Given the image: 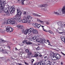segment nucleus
<instances>
[{
	"mask_svg": "<svg viewBox=\"0 0 65 65\" xmlns=\"http://www.w3.org/2000/svg\"><path fill=\"white\" fill-rule=\"evenodd\" d=\"M17 27L18 28V29L19 30V29H22V32L23 33H24L25 34H27L28 31H29V29H26L25 30V28H24V27L23 25H18L17 26Z\"/></svg>",
	"mask_w": 65,
	"mask_h": 65,
	"instance_id": "f257e3e1",
	"label": "nucleus"
},
{
	"mask_svg": "<svg viewBox=\"0 0 65 65\" xmlns=\"http://www.w3.org/2000/svg\"><path fill=\"white\" fill-rule=\"evenodd\" d=\"M54 13L57 15H61L62 13L65 14V6H64L62 7V10H59L57 12H54Z\"/></svg>",
	"mask_w": 65,
	"mask_h": 65,
	"instance_id": "f03ea898",
	"label": "nucleus"
},
{
	"mask_svg": "<svg viewBox=\"0 0 65 65\" xmlns=\"http://www.w3.org/2000/svg\"><path fill=\"white\" fill-rule=\"evenodd\" d=\"M4 4H5V2L4 1H1L0 0V10L3 9Z\"/></svg>",
	"mask_w": 65,
	"mask_h": 65,
	"instance_id": "7ed1b4c3",
	"label": "nucleus"
},
{
	"mask_svg": "<svg viewBox=\"0 0 65 65\" xmlns=\"http://www.w3.org/2000/svg\"><path fill=\"white\" fill-rule=\"evenodd\" d=\"M6 29L7 32H12L13 30V28L10 26H7Z\"/></svg>",
	"mask_w": 65,
	"mask_h": 65,
	"instance_id": "20e7f679",
	"label": "nucleus"
},
{
	"mask_svg": "<svg viewBox=\"0 0 65 65\" xmlns=\"http://www.w3.org/2000/svg\"><path fill=\"white\" fill-rule=\"evenodd\" d=\"M4 7L3 9V10H1L2 11L3 10L4 12H6V14H7V15L8 16L9 15V13L8 12V10H7L8 9V8H4Z\"/></svg>",
	"mask_w": 65,
	"mask_h": 65,
	"instance_id": "39448f33",
	"label": "nucleus"
},
{
	"mask_svg": "<svg viewBox=\"0 0 65 65\" xmlns=\"http://www.w3.org/2000/svg\"><path fill=\"white\" fill-rule=\"evenodd\" d=\"M34 26L36 28H39L41 26L42 28H44V26H43L42 25H41L40 24H38L37 23H36L34 25Z\"/></svg>",
	"mask_w": 65,
	"mask_h": 65,
	"instance_id": "423d86ee",
	"label": "nucleus"
},
{
	"mask_svg": "<svg viewBox=\"0 0 65 65\" xmlns=\"http://www.w3.org/2000/svg\"><path fill=\"white\" fill-rule=\"evenodd\" d=\"M0 52H2L3 54H8V52H7L5 50H3L2 48H0Z\"/></svg>",
	"mask_w": 65,
	"mask_h": 65,
	"instance_id": "0eeeda50",
	"label": "nucleus"
},
{
	"mask_svg": "<svg viewBox=\"0 0 65 65\" xmlns=\"http://www.w3.org/2000/svg\"><path fill=\"white\" fill-rule=\"evenodd\" d=\"M15 11V8L13 7H11L10 8V13H14V11Z\"/></svg>",
	"mask_w": 65,
	"mask_h": 65,
	"instance_id": "6e6552de",
	"label": "nucleus"
},
{
	"mask_svg": "<svg viewBox=\"0 0 65 65\" xmlns=\"http://www.w3.org/2000/svg\"><path fill=\"white\" fill-rule=\"evenodd\" d=\"M17 13L18 16H20L21 14H22V12L20 11V9H17Z\"/></svg>",
	"mask_w": 65,
	"mask_h": 65,
	"instance_id": "1a4fd4ad",
	"label": "nucleus"
},
{
	"mask_svg": "<svg viewBox=\"0 0 65 65\" xmlns=\"http://www.w3.org/2000/svg\"><path fill=\"white\" fill-rule=\"evenodd\" d=\"M57 24L58 25H60L61 26V28H63V25L64 24V22H58Z\"/></svg>",
	"mask_w": 65,
	"mask_h": 65,
	"instance_id": "9d476101",
	"label": "nucleus"
},
{
	"mask_svg": "<svg viewBox=\"0 0 65 65\" xmlns=\"http://www.w3.org/2000/svg\"><path fill=\"white\" fill-rule=\"evenodd\" d=\"M37 40H36V41H37V42H39V43H41V42H42L43 41L44 42L45 41V40L44 39H41V40H40V41H37Z\"/></svg>",
	"mask_w": 65,
	"mask_h": 65,
	"instance_id": "9b49d317",
	"label": "nucleus"
},
{
	"mask_svg": "<svg viewBox=\"0 0 65 65\" xmlns=\"http://www.w3.org/2000/svg\"><path fill=\"white\" fill-rule=\"evenodd\" d=\"M11 24L12 25L15 24V21H14V20H13L12 18H11Z\"/></svg>",
	"mask_w": 65,
	"mask_h": 65,
	"instance_id": "f8f14e48",
	"label": "nucleus"
},
{
	"mask_svg": "<svg viewBox=\"0 0 65 65\" xmlns=\"http://www.w3.org/2000/svg\"><path fill=\"white\" fill-rule=\"evenodd\" d=\"M38 30H37L34 29L32 32V33L34 34H38Z\"/></svg>",
	"mask_w": 65,
	"mask_h": 65,
	"instance_id": "ddd939ff",
	"label": "nucleus"
},
{
	"mask_svg": "<svg viewBox=\"0 0 65 65\" xmlns=\"http://www.w3.org/2000/svg\"><path fill=\"white\" fill-rule=\"evenodd\" d=\"M47 5L46 4H42L41 5H40V7H46Z\"/></svg>",
	"mask_w": 65,
	"mask_h": 65,
	"instance_id": "4468645a",
	"label": "nucleus"
},
{
	"mask_svg": "<svg viewBox=\"0 0 65 65\" xmlns=\"http://www.w3.org/2000/svg\"><path fill=\"white\" fill-rule=\"evenodd\" d=\"M56 58H57V59H60L61 58V56L60 55L57 54L56 55Z\"/></svg>",
	"mask_w": 65,
	"mask_h": 65,
	"instance_id": "2eb2a0df",
	"label": "nucleus"
},
{
	"mask_svg": "<svg viewBox=\"0 0 65 65\" xmlns=\"http://www.w3.org/2000/svg\"><path fill=\"white\" fill-rule=\"evenodd\" d=\"M18 17H19V16H18V14H17L14 17H13V19L14 20H17V19L18 18Z\"/></svg>",
	"mask_w": 65,
	"mask_h": 65,
	"instance_id": "dca6fc26",
	"label": "nucleus"
},
{
	"mask_svg": "<svg viewBox=\"0 0 65 65\" xmlns=\"http://www.w3.org/2000/svg\"><path fill=\"white\" fill-rule=\"evenodd\" d=\"M31 19H32V17L30 16H28L27 17L26 19L27 21H28V20H31Z\"/></svg>",
	"mask_w": 65,
	"mask_h": 65,
	"instance_id": "f3484780",
	"label": "nucleus"
},
{
	"mask_svg": "<svg viewBox=\"0 0 65 65\" xmlns=\"http://www.w3.org/2000/svg\"><path fill=\"white\" fill-rule=\"evenodd\" d=\"M61 38L62 41H63V42H64V43H65V38L64 37H61Z\"/></svg>",
	"mask_w": 65,
	"mask_h": 65,
	"instance_id": "a211bd4d",
	"label": "nucleus"
},
{
	"mask_svg": "<svg viewBox=\"0 0 65 65\" xmlns=\"http://www.w3.org/2000/svg\"><path fill=\"white\" fill-rule=\"evenodd\" d=\"M27 19H23L22 20V23H27Z\"/></svg>",
	"mask_w": 65,
	"mask_h": 65,
	"instance_id": "6ab92c4d",
	"label": "nucleus"
},
{
	"mask_svg": "<svg viewBox=\"0 0 65 65\" xmlns=\"http://www.w3.org/2000/svg\"><path fill=\"white\" fill-rule=\"evenodd\" d=\"M11 23V20L10 19H8L7 21V25L8 24H10Z\"/></svg>",
	"mask_w": 65,
	"mask_h": 65,
	"instance_id": "aec40b11",
	"label": "nucleus"
},
{
	"mask_svg": "<svg viewBox=\"0 0 65 65\" xmlns=\"http://www.w3.org/2000/svg\"><path fill=\"white\" fill-rule=\"evenodd\" d=\"M37 21H38V22H40V23H43V21L41 20H40V19L38 18H37Z\"/></svg>",
	"mask_w": 65,
	"mask_h": 65,
	"instance_id": "412c9836",
	"label": "nucleus"
},
{
	"mask_svg": "<svg viewBox=\"0 0 65 65\" xmlns=\"http://www.w3.org/2000/svg\"><path fill=\"white\" fill-rule=\"evenodd\" d=\"M28 30L29 31H31V32H33V31H34V28L33 27H31L30 28V29H28Z\"/></svg>",
	"mask_w": 65,
	"mask_h": 65,
	"instance_id": "4be33fe9",
	"label": "nucleus"
},
{
	"mask_svg": "<svg viewBox=\"0 0 65 65\" xmlns=\"http://www.w3.org/2000/svg\"><path fill=\"white\" fill-rule=\"evenodd\" d=\"M53 55L54 56H52V57L53 58V59H55V58H56V54L54 53L53 54Z\"/></svg>",
	"mask_w": 65,
	"mask_h": 65,
	"instance_id": "5701e85b",
	"label": "nucleus"
},
{
	"mask_svg": "<svg viewBox=\"0 0 65 65\" xmlns=\"http://www.w3.org/2000/svg\"><path fill=\"white\" fill-rule=\"evenodd\" d=\"M26 44H32V42H25Z\"/></svg>",
	"mask_w": 65,
	"mask_h": 65,
	"instance_id": "b1692460",
	"label": "nucleus"
},
{
	"mask_svg": "<svg viewBox=\"0 0 65 65\" xmlns=\"http://www.w3.org/2000/svg\"><path fill=\"white\" fill-rule=\"evenodd\" d=\"M32 15H35V16H36V17H39L40 16L39 15L35 13H32Z\"/></svg>",
	"mask_w": 65,
	"mask_h": 65,
	"instance_id": "393cba45",
	"label": "nucleus"
},
{
	"mask_svg": "<svg viewBox=\"0 0 65 65\" xmlns=\"http://www.w3.org/2000/svg\"><path fill=\"white\" fill-rule=\"evenodd\" d=\"M27 20V22L26 23H27V24L30 25V24H31V23H30V20Z\"/></svg>",
	"mask_w": 65,
	"mask_h": 65,
	"instance_id": "a878e982",
	"label": "nucleus"
},
{
	"mask_svg": "<svg viewBox=\"0 0 65 65\" xmlns=\"http://www.w3.org/2000/svg\"><path fill=\"white\" fill-rule=\"evenodd\" d=\"M7 23V20H5L3 22V24H5Z\"/></svg>",
	"mask_w": 65,
	"mask_h": 65,
	"instance_id": "bb28decb",
	"label": "nucleus"
},
{
	"mask_svg": "<svg viewBox=\"0 0 65 65\" xmlns=\"http://www.w3.org/2000/svg\"><path fill=\"white\" fill-rule=\"evenodd\" d=\"M18 20L19 22H21L22 21V19L21 18H18Z\"/></svg>",
	"mask_w": 65,
	"mask_h": 65,
	"instance_id": "cd10ccee",
	"label": "nucleus"
},
{
	"mask_svg": "<svg viewBox=\"0 0 65 65\" xmlns=\"http://www.w3.org/2000/svg\"><path fill=\"white\" fill-rule=\"evenodd\" d=\"M31 62L32 63L31 65H33V62L34 61V59H32L31 60Z\"/></svg>",
	"mask_w": 65,
	"mask_h": 65,
	"instance_id": "c85d7f7f",
	"label": "nucleus"
},
{
	"mask_svg": "<svg viewBox=\"0 0 65 65\" xmlns=\"http://www.w3.org/2000/svg\"><path fill=\"white\" fill-rule=\"evenodd\" d=\"M48 32H49L50 34H53V32L51 30H48V31H47Z\"/></svg>",
	"mask_w": 65,
	"mask_h": 65,
	"instance_id": "c756f323",
	"label": "nucleus"
},
{
	"mask_svg": "<svg viewBox=\"0 0 65 65\" xmlns=\"http://www.w3.org/2000/svg\"><path fill=\"white\" fill-rule=\"evenodd\" d=\"M0 33H4V31H3L2 29H0Z\"/></svg>",
	"mask_w": 65,
	"mask_h": 65,
	"instance_id": "7c9ffc66",
	"label": "nucleus"
},
{
	"mask_svg": "<svg viewBox=\"0 0 65 65\" xmlns=\"http://www.w3.org/2000/svg\"><path fill=\"white\" fill-rule=\"evenodd\" d=\"M36 38H37V37H36V36H34V37H32L33 39H34V40L36 39Z\"/></svg>",
	"mask_w": 65,
	"mask_h": 65,
	"instance_id": "2f4dec72",
	"label": "nucleus"
},
{
	"mask_svg": "<svg viewBox=\"0 0 65 65\" xmlns=\"http://www.w3.org/2000/svg\"><path fill=\"white\" fill-rule=\"evenodd\" d=\"M42 9L44 11H45V10H46V8L45 7L44 8H42Z\"/></svg>",
	"mask_w": 65,
	"mask_h": 65,
	"instance_id": "473e14b6",
	"label": "nucleus"
},
{
	"mask_svg": "<svg viewBox=\"0 0 65 65\" xmlns=\"http://www.w3.org/2000/svg\"><path fill=\"white\" fill-rule=\"evenodd\" d=\"M38 54H39V52H35V55H39Z\"/></svg>",
	"mask_w": 65,
	"mask_h": 65,
	"instance_id": "72a5a7b5",
	"label": "nucleus"
},
{
	"mask_svg": "<svg viewBox=\"0 0 65 65\" xmlns=\"http://www.w3.org/2000/svg\"><path fill=\"white\" fill-rule=\"evenodd\" d=\"M24 1H24V0H22V5H24Z\"/></svg>",
	"mask_w": 65,
	"mask_h": 65,
	"instance_id": "f704fd0d",
	"label": "nucleus"
},
{
	"mask_svg": "<svg viewBox=\"0 0 65 65\" xmlns=\"http://www.w3.org/2000/svg\"><path fill=\"white\" fill-rule=\"evenodd\" d=\"M25 52H26V53H29V51L28 49H26L25 50Z\"/></svg>",
	"mask_w": 65,
	"mask_h": 65,
	"instance_id": "c9c22d12",
	"label": "nucleus"
},
{
	"mask_svg": "<svg viewBox=\"0 0 65 65\" xmlns=\"http://www.w3.org/2000/svg\"><path fill=\"white\" fill-rule=\"evenodd\" d=\"M2 42L3 43H4V42H8V41H5V40H3V41Z\"/></svg>",
	"mask_w": 65,
	"mask_h": 65,
	"instance_id": "e433bc0d",
	"label": "nucleus"
},
{
	"mask_svg": "<svg viewBox=\"0 0 65 65\" xmlns=\"http://www.w3.org/2000/svg\"><path fill=\"white\" fill-rule=\"evenodd\" d=\"M50 23H49L47 22H46V24L47 25H50Z\"/></svg>",
	"mask_w": 65,
	"mask_h": 65,
	"instance_id": "4c0bfd02",
	"label": "nucleus"
},
{
	"mask_svg": "<svg viewBox=\"0 0 65 65\" xmlns=\"http://www.w3.org/2000/svg\"><path fill=\"white\" fill-rule=\"evenodd\" d=\"M38 56H39V55H38L35 54V57H37Z\"/></svg>",
	"mask_w": 65,
	"mask_h": 65,
	"instance_id": "58836bf2",
	"label": "nucleus"
},
{
	"mask_svg": "<svg viewBox=\"0 0 65 65\" xmlns=\"http://www.w3.org/2000/svg\"><path fill=\"white\" fill-rule=\"evenodd\" d=\"M24 63L25 65H29V64L28 63H27L26 62H24Z\"/></svg>",
	"mask_w": 65,
	"mask_h": 65,
	"instance_id": "ea45409f",
	"label": "nucleus"
},
{
	"mask_svg": "<svg viewBox=\"0 0 65 65\" xmlns=\"http://www.w3.org/2000/svg\"><path fill=\"white\" fill-rule=\"evenodd\" d=\"M31 54H31V53L30 52H29V53L28 54V55H29V56H30L31 55Z\"/></svg>",
	"mask_w": 65,
	"mask_h": 65,
	"instance_id": "a19ab883",
	"label": "nucleus"
},
{
	"mask_svg": "<svg viewBox=\"0 0 65 65\" xmlns=\"http://www.w3.org/2000/svg\"><path fill=\"white\" fill-rule=\"evenodd\" d=\"M37 50H40V47H39L38 46L37 48Z\"/></svg>",
	"mask_w": 65,
	"mask_h": 65,
	"instance_id": "79ce46f5",
	"label": "nucleus"
},
{
	"mask_svg": "<svg viewBox=\"0 0 65 65\" xmlns=\"http://www.w3.org/2000/svg\"><path fill=\"white\" fill-rule=\"evenodd\" d=\"M3 13L4 14H2V15H3L4 16H5V12H4Z\"/></svg>",
	"mask_w": 65,
	"mask_h": 65,
	"instance_id": "37998d69",
	"label": "nucleus"
},
{
	"mask_svg": "<svg viewBox=\"0 0 65 65\" xmlns=\"http://www.w3.org/2000/svg\"><path fill=\"white\" fill-rule=\"evenodd\" d=\"M43 30L44 31H45V32H48V31H46V30L44 29V28H43Z\"/></svg>",
	"mask_w": 65,
	"mask_h": 65,
	"instance_id": "c03bdc74",
	"label": "nucleus"
},
{
	"mask_svg": "<svg viewBox=\"0 0 65 65\" xmlns=\"http://www.w3.org/2000/svg\"><path fill=\"white\" fill-rule=\"evenodd\" d=\"M28 32L29 34H30V33H31V32H32L31 31H28Z\"/></svg>",
	"mask_w": 65,
	"mask_h": 65,
	"instance_id": "a18cd8bd",
	"label": "nucleus"
},
{
	"mask_svg": "<svg viewBox=\"0 0 65 65\" xmlns=\"http://www.w3.org/2000/svg\"><path fill=\"white\" fill-rule=\"evenodd\" d=\"M23 14L24 15H26V12L23 13Z\"/></svg>",
	"mask_w": 65,
	"mask_h": 65,
	"instance_id": "49530a36",
	"label": "nucleus"
},
{
	"mask_svg": "<svg viewBox=\"0 0 65 65\" xmlns=\"http://www.w3.org/2000/svg\"><path fill=\"white\" fill-rule=\"evenodd\" d=\"M58 33L59 34H63V32H58Z\"/></svg>",
	"mask_w": 65,
	"mask_h": 65,
	"instance_id": "de8ad7c7",
	"label": "nucleus"
},
{
	"mask_svg": "<svg viewBox=\"0 0 65 65\" xmlns=\"http://www.w3.org/2000/svg\"><path fill=\"white\" fill-rule=\"evenodd\" d=\"M47 58V56H45L44 57V59H46V58Z\"/></svg>",
	"mask_w": 65,
	"mask_h": 65,
	"instance_id": "09e8293b",
	"label": "nucleus"
},
{
	"mask_svg": "<svg viewBox=\"0 0 65 65\" xmlns=\"http://www.w3.org/2000/svg\"><path fill=\"white\" fill-rule=\"evenodd\" d=\"M8 48H9V50H10V47H9V46H7Z\"/></svg>",
	"mask_w": 65,
	"mask_h": 65,
	"instance_id": "8fccbe9b",
	"label": "nucleus"
},
{
	"mask_svg": "<svg viewBox=\"0 0 65 65\" xmlns=\"http://www.w3.org/2000/svg\"><path fill=\"white\" fill-rule=\"evenodd\" d=\"M3 39H1V41H2V42H3Z\"/></svg>",
	"mask_w": 65,
	"mask_h": 65,
	"instance_id": "3c124183",
	"label": "nucleus"
},
{
	"mask_svg": "<svg viewBox=\"0 0 65 65\" xmlns=\"http://www.w3.org/2000/svg\"><path fill=\"white\" fill-rule=\"evenodd\" d=\"M18 64L19 65H22V63H18Z\"/></svg>",
	"mask_w": 65,
	"mask_h": 65,
	"instance_id": "603ef678",
	"label": "nucleus"
},
{
	"mask_svg": "<svg viewBox=\"0 0 65 65\" xmlns=\"http://www.w3.org/2000/svg\"><path fill=\"white\" fill-rule=\"evenodd\" d=\"M15 50H16V51H17L18 50V49L16 47L15 48Z\"/></svg>",
	"mask_w": 65,
	"mask_h": 65,
	"instance_id": "864d4df0",
	"label": "nucleus"
},
{
	"mask_svg": "<svg viewBox=\"0 0 65 65\" xmlns=\"http://www.w3.org/2000/svg\"><path fill=\"white\" fill-rule=\"evenodd\" d=\"M26 58H29V56H26Z\"/></svg>",
	"mask_w": 65,
	"mask_h": 65,
	"instance_id": "5fc2aeb1",
	"label": "nucleus"
},
{
	"mask_svg": "<svg viewBox=\"0 0 65 65\" xmlns=\"http://www.w3.org/2000/svg\"><path fill=\"white\" fill-rule=\"evenodd\" d=\"M61 65H63V62H61Z\"/></svg>",
	"mask_w": 65,
	"mask_h": 65,
	"instance_id": "6e6d98bb",
	"label": "nucleus"
},
{
	"mask_svg": "<svg viewBox=\"0 0 65 65\" xmlns=\"http://www.w3.org/2000/svg\"><path fill=\"white\" fill-rule=\"evenodd\" d=\"M39 56L40 57H42V55H39Z\"/></svg>",
	"mask_w": 65,
	"mask_h": 65,
	"instance_id": "4d7b16f0",
	"label": "nucleus"
},
{
	"mask_svg": "<svg viewBox=\"0 0 65 65\" xmlns=\"http://www.w3.org/2000/svg\"><path fill=\"white\" fill-rule=\"evenodd\" d=\"M40 16L39 17H42V15H39Z\"/></svg>",
	"mask_w": 65,
	"mask_h": 65,
	"instance_id": "13d9d810",
	"label": "nucleus"
},
{
	"mask_svg": "<svg viewBox=\"0 0 65 65\" xmlns=\"http://www.w3.org/2000/svg\"><path fill=\"white\" fill-rule=\"evenodd\" d=\"M36 63H34L33 65H36Z\"/></svg>",
	"mask_w": 65,
	"mask_h": 65,
	"instance_id": "bf43d9fd",
	"label": "nucleus"
},
{
	"mask_svg": "<svg viewBox=\"0 0 65 65\" xmlns=\"http://www.w3.org/2000/svg\"><path fill=\"white\" fill-rule=\"evenodd\" d=\"M61 54H63V55L64 54V53H63V52H61Z\"/></svg>",
	"mask_w": 65,
	"mask_h": 65,
	"instance_id": "052dcab7",
	"label": "nucleus"
},
{
	"mask_svg": "<svg viewBox=\"0 0 65 65\" xmlns=\"http://www.w3.org/2000/svg\"><path fill=\"white\" fill-rule=\"evenodd\" d=\"M18 2H19L20 1V0H17Z\"/></svg>",
	"mask_w": 65,
	"mask_h": 65,
	"instance_id": "680f3d73",
	"label": "nucleus"
},
{
	"mask_svg": "<svg viewBox=\"0 0 65 65\" xmlns=\"http://www.w3.org/2000/svg\"><path fill=\"white\" fill-rule=\"evenodd\" d=\"M49 40H47V42H49Z\"/></svg>",
	"mask_w": 65,
	"mask_h": 65,
	"instance_id": "e2e57ef3",
	"label": "nucleus"
},
{
	"mask_svg": "<svg viewBox=\"0 0 65 65\" xmlns=\"http://www.w3.org/2000/svg\"><path fill=\"white\" fill-rule=\"evenodd\" d=\"M22 51V50H21V49H20L19 50V51L20 52V51Z\"/></svg>",
	"mask_w": 65,
	"mask_h": 65,
	"instance_id": "0e129e2a",
	"label": "nucleus"
},
{
	"mask_svg": "<svg viewBox=\"0 0 65 65\" xmlns=\"http://www.w3.org/2000/svg\"><path fill=\"white\" fill-rule=\"evenodd\" d=\"M64 26H65V24H63Z\"/></svg>",
	"mask_w": 65,
	"mask_h": 65,
	"instance_id": "69168bd1",
	"label": "nucleus"
},
{
	"mask_svg": "<svg viewBox=\"0 0 65 65\" xmlns=\"http://www.w3.org/2000/svg\"><path fill=\"white\" fill-rule=\"evenodd\" d=\"M63 55H64V56H65V54H63Z\"/></svg>",
	"mask_w": 65,
	"mask_h": 65,
	"instance_id": "338daca9",
	"label": "nucleus"
},
{
	"mask_svg": "<svg viewBox=\"0 0 65 65\" xmlns=\"http://www.w3.org/2000/svg\"><path fill=\"white\" fill-rule=\"evenodd\" d=\"M24 41H23V43H24Z\"/></svg>",
	"mask_w": 65,
	"mask_h": 65,
	"instance_id": "774afa93",
	"label": "nucleus"
}]
</instances>
